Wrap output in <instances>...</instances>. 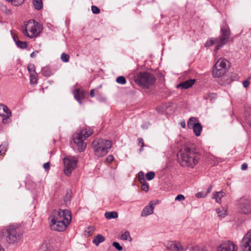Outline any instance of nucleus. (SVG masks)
Listing matches in <instances>:
<instances>
[{
  "label": "nucleus",
  "instance_id": "obj_1",
  "mask_svg": "<svg viewBox=\"0 0 251 251\" xmlns=\"http://www.w3.org/2000/svg\"><path fill=\"white\" fill-rule=\"evenodd\" d=\"M52 230L62 232L66 230L72 221V215L68 209L54 210L49 218Z\"/></svg>",
  "mask_w": 251,
  "mask_h": 251
},
{
  "label": "nucleus",
  "instance_id": "obj_2",
  "mask_svg": "<svg viewBox=\"0 0 251 251\" xmlns=\"http://www.w3.org/2000/svg\"><path fill=\"white\" fill-rule=\"evenodd\" d=\"M177 158L182 167L191 168H193L200 160L198 153L189 147L179 150L177 153Z\"/></svg>",
  "mask_w": 251,
  "mask_h": 251
},
{
  "label": "nucleus",
  "instance_id": "obj_3",
  "mask_svg": "<svg viewBox=\"0 0 251 251\" xmlns=\"http://www.w3.org/2000/svg\"><path fill=\"white\" fill-rule=\"evenodd\" d=\"M111 147V141L100 138L95 140L92 144L95 154L98 157L106 155Z\"/></svg>",
  "mask_w": 251,
  "mask_h": 251
},
{
  "label": "nucleus",
  "instance_id": "obj_4",
  "mask_svg": "<svg viewBox=\"0 0 251 251\" xmlns=\"http://www.w3.org/2000/svg\"><path fill=\"white\" fill-rule=\"evenodd\" d=\"M25 28L22 30L23 33L29 37L33 38L39 35L42 31V25L34 20H29L25 24Z\"/></svg>",
  "mask_w": 251,
  "mask_h": 251
},
{
  "label": "nucleus",
  "instance_id": "obj_5",
  "mask_svg": "<svg viewBox=\"0 0 251 251\" xmlns=\"http://www.w3.org/2000/svg\"><path fill=\"white\" fill-rule=\"evenodd\" d=\"M155 81L154 75L148 72H140L135 78V83L144 88H149L154 84Z\"/></svg>",
  "mask_w": 251,
  "mask_h": 251
},
{
  "label": "nucleus",
  "instance_id": "obj_6",
  "mask_svg": "<svg viewBox=\"0 0 251 251\" xmlns=\"http://www.w3.org/2000/svg\"><path fill=\"white\" fill-rule=\"evenodd\" d=\"M93 133L91 129H83L74 136V143L77 145L79 152L83 151L86 147V144L84 141L89 137Z\"/></svg>",
  "mask_w": 251,
  "mask_h": 251
},
{
  "label": "nucleus",
  "instance_id": "obj_7",
  "mask_svg": "<svg viewBox=\"0 0 251 251\" xmlns=\"http://www.w3.org/2000/svg\"><path fill=\"white\" fill-rule=\"evenodd\" d=\"M5 234L6 241L9 244L18 243L22 236L18 227L14 225H9L6 227Z\"/></svg>",
  "mask_w": 251,
  "mask_h": 251
},
{
  "label": "nucleus",
  "instance_id": "obj_8",
  "mask_svg": "<svg viewBox=\"0 0 251 251\" xmlns=\"http://www.w3.org/2000/svg\"><path fill=\"white\" fill-rule=\"evenodd\" d=\"M221 35L218 38L219 41L216 45L214 51H217L220 48L223 47L228 41L230 36V31L229 27L226 24L223 25L221 28Z\"/></svg>",
  "mask_w": 251,
  "mask_h": 251
},
{
  "label": "nucleus",
  "instance_id": "obj_9",
  "mask_svg": "<svg viewBox=\"0 0 251 251\" xmlns=\"http://www.w3.org/2000/svg\"><path fill=\"white\" fill-rule=\"evenodd\" d=\"M238 207L241 213L251 214V197L245 196L241 198L238 201Z\"/></svg>",
  "mask_w": 251,
  "mask_h": 251
},
{
  "label": "nucleus",
  "instance_id": "obj_10",
  "mask_svg": "<svg viewBox=\"0 0 251 251\" xmlns=\"http://www.w3.org/2000/svg\"><path fill=\"white\" fill-rule=\"evenodd\" d=\"M64 164V173L66 176H70L72 172L76 167L77 160L73 158H65L63 159Z\"/></svg>",
  "mask_w": 251,
  "mask_h": 251
},
{
  "label": "nucleus",
  "instance_id": "obj_11",
  "mask_svg": "<svg viewBox=\"0 0 251 251\" xmlns=\"http://www.w3.org/2000/svg\"><path fill=\"white\" fill-rule=\"evenodd\" d=\"M238 248L232 242L227 241L221 243L218 247L217 251H238Z\"/></svg>",
  "mask_w": 251,
  "mask_h": 251
},
{
  "label": "nucleus",
  "instance_id": "obj_12",
  "mask_svg": "<svg viewBox=\"0 0 251 251\" xmlns=\"http://www.w3.org/2000/svg\"><path fill=\"white\" fill-rule=\"evenodd\" d=\"M11 114L9 108L5 105L0 104V116L2 117V123L7 124Z\"/></svg>",
  "mask_w": 251,
  "mask_h": 251
},
{
  "label": "nucleus",
  "instance_id": "obj_13",
  "mask_svg": "<svg viewBox=\"0 0 251 251\" xmlns=\"http://www.w3.org/2000/svg\"><path fill=\"white\" fill-rule=\"evenodd\" d=\"M245 251H251V230L244 236L241 241Z\"/></svg>",
  "mask_w": 251,
  "mask_h": 251
},
{
  "label": "nucleus",
  "instance_id": "obj_14",
  "mask_svg": "<svg viewBox=\"0 0 251 251\" xmlns=\"http://www.w3.org/2000/svg\"><path fill=\"white\" fill-rule=\"evenodd\" d=\"M156 202L154 201H151L149 204L147 205L142 210L141 213L142 217H146L148 215H151L153 213L154 206Z\"/></svg>",
  "mask_w": 251,
  "mask_h": 251
},
{
  "label": "nucleus",
  "instance_id": "obj_15",
  "mask_svg": "<svg viewBox=\"0 0 251 251\" xmlns=\"http://www.w3.org/2000/svg\"><path fill=\"white\" fill-rule=\"evenodd\" d=\"M167 248L173 251H182L183 250V248L179 242H170L168 243Z\"/></svg>",
  "mask_w": 251,
  "mask_h": 251
},
{
  "label": "nucleus",
  "instance_id": "obj_16",
  "mask_svg": "<svg viewBox=\"0 0 251 251\" xmlns=\"http://www.w3.org/2000/svg\"><path fill=\"white\" fill-rule=\"evenodd\" d=\"M196 82L195 79H190L178 84L177 88L181 87L182 89H187L191 87Z\"/></svg>",
  "mask_w": 251,
  "mask_h": 251
},
{
  "label": "nucleus",
  "instance_id": "obj_17",
  "mask_svg": "<svg viewBox=\"0 0 251 251\" xmlns=\"http://www.w3.org/2000/svg\"><path fill=\"white\" fill-rule=\"evenodd\" d=\"M105 240V237L102 235L99 234L94 237L92 243L96 246H98L101 243L103 242Z\"/></svg>",
  "mask_w": 251,
  "mask_h": 251
},
{
  "label": "nucleus",
  "instance_id": "obj_18",
  "mask_svg": "<svg viewBox=\"0 0 251 251\" xmlns=\"http://www.w3.org/2000/svg\"><path fill=\"white\" fill-rule=\"evenodd\" d=\"M228 61L225 58H220L215 64V67L217 68L226 69Z\"/></svg>",
  "mask_w": 251,
  "mask_h": 251
},
{
  "label": "nucleus",
  "instance_id": "obj_19",
  "mask_svg": "<svg viewBox=\"0 0 251 251\" xmlns=\"http://www.w3.org/2000/svg\"><path fill=\"white\" fill-rule=\"evenodd\" d=\"M225 73V70L222 68H217L213 67L212 71V75L215 77H219L223 76Z\"/></svg>",
  "mask_w": 251,
  "mask_h": 251
},
{
  "label": "nucleus",
  "instance_id": "obj_20",
  "mask_svg": "<svg viewBox=\"0 0 251 251\" xmlns=\"http://www.w3.org/2000/svg\"><path fill=\"white\" fill-rule=\"evenodd\" d=\"M39 251H56L53 247L49 243L45 242L41 245Z\"/></svg>",
  "mask_w": 251,
  "mask_h": 251
},
{
  "label": "nucleus",
  "instance_id": "obj_21",
  "mask_svg": "<svg viewBox=\"0 0 251 251\" xmlns=\"http://www.w3.org/2000/svg\"><path fill=\"white\" fill-rule=\"evenodd\" d=\"M192 129L195 133V135L196 136H199L201 134V131L202 129V126L200 123L197 122V125L193 126Z\"/></svg>",
  "mask_w": 251,
  "mask_h": 251
},
{
  "label": "nucleus",
  "instance_id": "obj_22",
  "mask_svg": "<svg viewBox=\"0 0 251 251\" xmlns=\"http://www.w3.org/2000/svg\"><path fill=\"white\" fill-rule=\"evenodd\" d=\"M245 121L251 126V109L247 110L245 113Z\"/></svg>",
  "mask_w": 251,
  "mask_h": 251
},
{
  "label": "nucleus",
  "instance_id": "obj_23",
  "mask_svg": "<svg viewBox=\"0 0 251 251\" xmlns=\"http://www.w3.org/2000/svg\"><path fill=\"white\" fill-rule=\"evenodd\" d=\"M225 193L223 191L216 192L213 194L212 198L216 200L217 202H219L221 199L224 196Z\"/></svg>",
  "mask_w": 251,
  "mask_h": 251
},
{
  "label": "nucleus",
  "instance_id": "obj_24",
  "mask_svg": "<svg viewBox=\"0 0 251 251\" xmlns=\"http://www.w3.org/2000/svg\"><path fill=\"white\" fill-rule=\"evenodd\" d=\"M216 211L218 216L221 218H224L226 215V210L223 207L216 209Z\"/></svg>",
  "mask_w": 251,
  "mask_h": 251
},
{
  "label": "nucleus",
  "instance_id": "obj_25",
  "mask_svg": "<svg viewBox=\"0 0 251 251\" xmlns=\"http://www.w3.org/2000/svg\"><path fill=\"white\" fill-rule=\"evenodd\" d=\"M104 216L106 219H111L117 218L118 214L116 211L106 212Z\"/></svg>",
  "mask_w": 251,
  "mask_h": 251
},
{
  "label": "nucleus",
  "instance_id": "obj_26",
  "mask_svg": "<svg viewBox=\"0 0 251 251\" xmlns=\"http://www.w3.org/2000/svg\"><path fill=\"white\" fill-rule=\"evenodd\" d=\"M32 2L35 9L39 10L43 8L42 0H32Z\"/></svg>",
  "mask_w": 251,
  "mask_h": 251
},
{
  "label": "nucleus",
  "instance_id": "obj_27",
  "mask_svg": "<svg viewBox=\"0 0 251 251\" xmlns=\"http://www.w3.org/2000/svg\"><path fill=\"white\" fill-rule=\"evenodd\" d=\"M197 119L195 117L190 118L187 122V126L189 128H192L193 126L197 124Z\"/></svg>",
  "mask_w": 251,
  "mask_h": 251
},
{
  "label": "nucleus",
  "instance_id": "obj_28",
  "mask_svg": "<svg viewBox=\"0 0 251 251\" xmlns=\"http://www.w3.org/2000/svg\"><path fill=\"white\" fill-rule=\"evenodd\" d=\"M41 73L44 76L47 77L50 76L52 75V73L50 68L48 66H46L42 68L41 70Z\"/></svg>",
  "mask_w": 251,
  "mask_h": 251
},
{
  "label": "nucleus",
  "instance_id": "obj_29",
  "mask_svg": "<svg viewBox=\"0 0 251 251\" xmlns=\"http://www.w3.org/2000/svg\"><path fill=\"white\" fill-rule=\"evenodd\" d=\"M219 41L218 38H212L209 39L205 43V47H210L215 43L218 44V42Z\"/></svg>",
  "mask_w": 251,
  "mask_h": 251
},
{
  "label": "nucleus",
  "instance_id": "obj_30",
  "mask_svg": "<svg viewBox=\"0 0 251 251\" xmlns=\"http://www.w3.org/2000/svg\"><path fill=\"white\" fill-rule=\"evenodd\" d=\"M121 239L123 240H128L129 241H131L132 240L130 235L129 232L128 231H126L121 234Z\"/></svg>",
  "mask_w": 251,
  "mask_h": 251
},
{
  "label": "nucleus",
  "instance_id": "obj_31",
  "mask_svg": "<svg viewBox=\"0 0 251 251\" xmlns=\"http://www.w3.org/2000/svg\"><path fill=\"white\" fill-rule=\"evenodd\" d=\"M6 1L10 2L12 5L18 6L21 5L24 2L25 0H5Z\"/></svg>",
  "mask_w": 251,
  "mask_h": 251
},
{
  "label": "nucleus",
  "instance_id": "obj_32",
  "mask_svg": "<svg viewBox=\"0 0 251 251\" xmlns=\"http://www.w3.org/2000/svg\"><path fill=\"white\" fill-rule=\"evenodd\" d=\"M95 230V228L94 226H91L87 228L86 230H85V235L87 236H90L91 235Z\"/></svg>",
  "mask_w": 251,
  "mask_h": 251
},
{
  "label": "nucleus",
  "instance_id": "obj_33",
  "mask_svg": "<svg viewBox=\"0 0 251 251\" xmlns=\"http://www.w3.org/2000/svg\"><path fill=\"white\" fill-rule=\"evenodd\" d=\"M37 74H32L30 75V82L31 84H36L37 83Z\"/></svg>",
  "mask_w": 251,
  "mask_h": 251
},
{
  "label": "nucleus",
  "instance_id": "obj_34",
  "mask_svg": "<svg viewBox=\"0 0 251 251\" xmlns=\"http://www.w3.org/2000/svg\"><path fill=\"white\" fill-rule=\"evenodd\" d=\"M16 45L18 48L22 49H25L27 46L26 42L21 41L20 40L18 41Z\"/></svg>",
  "mask_w": 251,
  "mask_h": 251
},
{
  "label": "nucleus",
  "instance_id": "obj_35",
  "mask_svg": "<svg viewBox=\"0 0 251 251\" xmlns=\"http://www.w3.org/2000/svg\"><path fill=\"white\" fill-rule=\"evenodd\" d=\"M116 82L120 84H125L126 82V78L124 76H119L116 78Z\"/></svg>",
  "mask_w": 251,
  "mask_h": 251
},
{
  "label": "nucleus",
  "instance_id": "obj_36",
  "mask_svg": "<svg viewBox=\"0 0 251 251\" xmlns=\"http://www.w3.org/2000/svg\"><path fill=\"white\" fill-rule=\"evenodd\" d=\"M27 70L30 75L32 74H36V72L35 71V67L33 64H29L27 66Z\"/></svg>",
  "mask_w": 251,
  "mask_h": 251
},
{
  "label": "nucleus",
  "instance_id": "obj_37",
  "mask_svg": "<svg viewBox=\"0 0 251 251\" xmlns=\"http://www.w3.org/2000/svg\"><path fill=\"white\" fill-rule=\"evenodd\" d=\"M138 180L140 183H145V175L144 173L142 171L138 173Z\"/></svg>",
  "mask_w": 251,
  "mask_h": 251
},
{
  "label": "nucleus",
  "instance_id": "obj_38",
  "mask_svg": "<svg viewBox=\"0 0 251 251\" xmlns=\"http://www.w3.org/2000/svg\"><path fill=\"white\" fill-rule=\"evenodd\" d=\"M70 56L69 54L62 53L61 55V59L64 62H68L69 60Z\"/></svg>",
  "mask_w": 251,
  "mask_h": 251
},
{
  "label": "nucleus",
  "instance_id": "obj_39",
  "mask_svg": "<svg viewBox=\"0 0 251 251\" xmlns=\"http://www.w3.org/2000/svg\"><path fill=\"white\" fill-rule=\"evenodd\" d=\"M146 177L147 180H151L155 177V173L153 172H150L146 174Z\"/></svg>",
  "mask_w": 251,
  "mask_h": 251
},
{
  "label": "nucleus",
  "instance_id": "obj_40",
  "mask_svg": "<svg viewBox=\"0 0 251 251\" xmlns=\"http://www.w3.org/2000/svg\"><path fill=\"white\" fill-rule=\"evenodd\" d=\"M81 96H82V95H81L79 92V90H77L76 91V92L74 94V97L75 98V99L77 100V101L80 104H81Z\"/></svg>",
  "mask_w": 251,
  "mask_h": 251
},
{
  "label": "nucleus",
  "instance_id": "obj_41",
  "mask_svg": "<svg viewBox=\"0 0 251 251\" xmlns=\"http://www.w3.org/2000/svg\"><path fill=\"white\" fill-rule=\"evenodd\" d=\"M142 184L141 189L143 191L148 192L149 189V186L145 180V183H140Z\"/></svg>",
  "mask_w": 251,
  "mask_h": 251
},
{
  "label": "nucleus",
  "instance_id": "obj_42",
  "mask_svg": "<svg viewBox=\"0 0 251 251\" xmlns=\"http://www.w3.org/2000/svg\"><path fill=\"white\" fill-rule=\"evenodd\" d=\"M1 10L7 15H10L12 14L11 10L8 9L5 6H2L1 7Z\"/></svg>",
  "mask_w": 251,
  "mask_h": 251
},
{
  "label": "nucleus",
  "instance_id": "obj_43",
  "mask_svg": "<svg viewBox=\"0 0 251 251\" xmlns=\"http://www.w3.org/2000/svg\"><path fill=\"white\" fill-rule=\"evenodd\" d=\"M91 10H92L93 13L95 14H98L100 13V9L97 6H95V5L92 6Z\"/></svg>",
  "mask_w": 251,
  "mask_h": 251
},
{
  "label": "nucleus",
  "instance_id": "obj_44",
  "mask_svg": "<svg viewBox=\"0 0 251 251\" xmlns=\"http://www.w3.org/2000/svg\"><path fill=\"white\" fill-rule=\"evenodd\" d=\"M6 151V146L5 145H0V155L4 153Z\"/></svg>",
  "mask_w": 251,
  "mask_h": 251
},
{
  "label": "nucleus",
  "instance_id": "obj_45",
  "mask_svg": "<svg viewBox=\"0 0 251 251\" xmlns=\"http://www.w3.org/2000/svg\"><path fill=\"white\" fill-rule=\"evenodd\" d=\"M112 245L118 251H122L123 250L122 247L118 242H113L112 244Z\"/></svg>",
  "mask_w": 251,
  "mask_h": 251
},
{
  "label": "nucleus",
  "instance_id": "obj_46",
  "mask_svg": "<svg viewBox=\"0 0 251 251\" xmlns=\"http://www.w3.org/2000/svg\"><path fill=\"white\" fill-rule=\"evenodd\" d=\"M11 34L15 44L19 40L17 35L15 34L12 30L10 31Z\"/></svg>",
  "mask_w": 251,
  "mask_h": 251
},
{
  "label": "nucleus",
  "instance_id": "obj_47",
  "mask_svg": "<svg viewBox=\"0 0 251 251\" xmlns=\"http://www.w3.org/2000/svg\"><path fill=\"white\" fill-rule=\"evenodd\" d=\"M184 199H185L184 196L181 194L178 195L175 198L176 201H179L184 200Z\"/></svg>",
  "mask_w": 251,
  "mask_h": 251
},
{
  "label": "nucleus",
  "instance_id": "obj_48",
  "mask_svg": "<svg viewBox=\"0 0 251 251\" xmlns=\"http://www.w3.org/2000/svg\"><path fill=\"white\" fill-rule=\"evenodd\" d=\"M113 160H114V157L112 155H109L106 157V161L108 163H111V162H112L113 161Z\"/></svg>",
  "mask_w": 251,
  "mask_h": 251
},
{
  "label": "nucleus",
  "instance_id": "obj_49",
  "mask_svg": "<svg viewBox=\"0 0 251 251\" xmlns=\"http://www.w3.org/2000/svg\"><path fill=\"white\" fill-rule=\"evenodd\" d=\"M216 98V95L214 93H210L208 95L207 97L205 98L206 99H210L211 100H212L213 99H215Z\"/></svg>",
  "mask_w": 251,
  "mask_h": 251
},
{
  "label": "nucleus",
  "instance_id": "obj_50",
  "mask_svg": "<svg viewBox=\"0 0 251 251\" xmlns=\"http://www.w3.org/2000/svg\"><path fill=\"white\" fill-rule=\"evenodd\" d=\"M43 167L45 169V170H48L50 169V162H48L44 164Z\"/></svg>",
  "mask_w": 251,
  "mask_h": 251
},
{
  "label": "nucleus",
  "instance_id": "obj_51",
  "mask_svg": "<svg viewBox=\"0 0 251 251\" xmlns=\"http://www.w3.org/2000/svg\"><path fill=\"white\" fill-rule=\"evenodd\" d=\"M138 140L139 145L141 146V147L142 148H143L145 145L143 139L141 138H139Z\"/></svg>",
  "mask_w": 251,
  "mask_h": 251
},
{
  "label": "nucleus",
  "instance_id": "obj_52",
  "mask_svg": "<svg viewBox=\"0 0 251 251\" xmlns=\"http://www.w3.org/2000/svg\"><path fill=\"white\" fill-rule=\"evenodd\" d=\"M70 199H71V195H70V194L69 193V191H68L67 192L65 198L64 199V201H70Z\"/></svg>",
  "mask_w": 251,
  "mask_h": 251
},
{
  "label": "nucleus",
  "instance_id": "obj_53",
  "mask_svg": "<svg viewBox=\"0 0 251 251\" xmlns=\"http://www.w3.org/2000/svg\"><path fill=\"white\" fill-rule=\"evenodd\" d=\"M251 79H248V78L245 80L244 81H243V86H244V87L245 88H247V87H248L249 85V80H250Z\"/></svg>",
  "mask_w": 251,
  "mask_h": 251
},
{
  "label": "nucleus",
  "instance_id": "obj_54",
  "mask_svg": "<svg viewBox=\"0 0 251 251\" xmlns=\"http://www.w3.org/2000/svg\"><path fill=\"white\" fill-rule=\"evenodd\" d=\"M248 168V165L246 163H243L241 166V169L242 170H245Z\"/></svg>",
  "mask_w": 251,
  "mask_h": 251
},
{
  "label": "nucleus",
  "instance_id": "obj_55",
  "mask_svg": "<svg viewBox=\"0 0 251 251\" xmlns=\"http://www.w3.org/2000/svg\"><path fill=\"white\" fill-rule=\"evenodd\" d=\"M95 90L94 89H92L91 91H90V95L91 97H95Z\"/></svg>",
  "mask_w": 251,
  "mask_h": 251
},
{
  "label": "nucleus",
  "instance_id": "obj_56",
  "mask_svg": "<svg viewBox=\"0 0 251 251\" xmlns=\"http://www.w3.org/2000/svg\"><path fill=\"white\" fill-rule=\"evenodd\" d=\"M180 124L182 127L185 128L186 127V124H185V122L184 121H181L180 123Z\"/></svg>",
  "mask_w": 251,
  "mask_h": 251
},
{
  "label": "nucleus",
  "instance_id": "obj_57",
  "mask_svg": "<svg viewBox=\"0 0 251 251\" xmlns=\"http://www.w3.org/2000/svg\"><path fill=\"white\" fill-rule=\"evenodd\" d=\"M196 196L198 198H200L202 197V194L201 193L199 192L196 194Z\"/></svg>",
  "mask_w": 251,
  "mask_h": 251
},
{
  "label": "nucleus",
  "instance_id": "obj_58",
  "mask_svg": "<svg viewBox=\"0 0 251 251\" xmlns=\"http://www.w3.org/2000/svg\"><path fill=\"white\" fill-rule=\"evenodd\" d=\"M36 55V52H32L31 54H30V57H32V58H33Z\"/></svg>",
  "mask_w": 251,
  "mask_h": 251
},
{
  "label": "nucleus",
  "instance_id": "obj_59",
  "mask_svg": "<svg viewBox=\"0 0 251 251\" xmlns=\"http://www.w3.org/2000/svg\"><path fill=\"white\" fill-rule=\"evenodd\" d=\"M212 187L211 186L207 189V193H210L211 191Z\"/></svg>",
  "mask_w": 251,
  "mask_h": 251
},
{
  "label": "nucleus",
  "instance_id": "obj_60",
  "mask_svg": "<svg viewBox=\"0 0 251 251\" xmlns=\"http://www.w3.org/2000/svg\"><path fill=\"white\" fill-rule=\"evenodd\" d=\"M4 249L2 247L1 245H0V251H4Z\"/></svg>",
  "mask_w": 251,
  "mask_h": 251
},
{
  "label": "nucleus",
  "instance_id": "obj_61",
  "mask_svg": "<svg viewBox=\"0 0 251 251\" xmlns=\"http://www.w3.org/2000/svg\"><path fill=\"white\" fill-rule=\"evenodd\" d=\"M251 79V75L248 77V79Z\"/></svg>",
  "mask_w": 251,
  "mask_h": 251
},
{
  "label": "nucleus",
  "instance_id": "obj_62",
  "mask_svg": "<svg viewBox=\"0 0 251 251\" xmlns=\"http://www.w3.org/2000/svg\"><path fill=\"white\" fill-rule=\"evenodd\" d=\"M143 151V149L141 148L140 149V151Z\"/></svg>",
  "mask_w": 251,
  "mask_h": 251
}]
</instances>
